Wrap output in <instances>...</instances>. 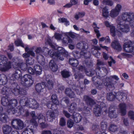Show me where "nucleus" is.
Segmentation results:
<instances>
[{
    "mask_svg": "<svg viewBox=\"0 0 134 134\" xmlns=\"http://www.w3.org/2000/svg\"><path fill=\"white\" fill-rule=\"evenodd\" d=\"M116 98V95L112 92H109L107 94V99L110 101H112L115 100Z\"/></svg>",
    "mask_w": 134,
    "mask_h": 134,
    "instance_id": "32",
    "label": "nucleus"
},
{
    "mask_svg": "<svg viewBox=\"0 0 134 134\" xmlns=\"http://www.w3.org/2000/svg\"><path fill=\"white\" fill-rule=\"evenodd\" d=\"M114 79L116 80L119 79L118 77L116 75L111 76L110 77H107L106 78L103 79V82L104 85L110 91L113 90L114 89V84L111 82Z\"/></svg>",
    "mask_w": 134,
    "mask_h": 134,
    "instance_id": "5",
    "label": "nucleus"
},
{
    "mask_svg": "<svg viewBox=\"0 0 134 134\" xmlns=\"http://www.w3.org/2000/svg\"><path fill=\"white\" fill-rule=\"evenodd\" d=\"M116 108L113 106H111L109 108L107 112L108 113L109 116L111 118H116L117 115L116 113Z\"/></svg>",
    "mask_w": 134,
    "mask_h": 134,
    "instance_id": "15",
    "label": "nucleus"
},
{
    "mask_svg": "<svg viewBox=\"0 0 134 134\" xmlns=\"http://www.w3.org/2000/svg\"><path fill=\"white\" fill-rule=\"evenodd\" d=\"M110 28L111 35L113 36H114L115 35V26L112 25Z\"/></svg>",
    "mask_w": 134,
    "mask_h": 134,
    "instance_id": "53",
    "label": "nucleus"
},
{
    "mask_svg": "<svg viewBox=\"0 0 134 134\" xmlns=\"http://www.w3.org/2000/svg\"><path fill=\"white\" fill-rule=\"evenodd\" d=\"M37 119H38V122L39 124L44 122L46 120L45 117L41 114H40L37 117Z\"/></svg>",
    "mask_w": 134,
    "mask_h": 134,
    "instance_id": "43",
    "label": "nucleus"
},
{
    "mask_svg": "<svg viewBox=\"0 0 134 134\" xmlns=\"http://www.w3.org/2000/svg\"><path fill=\"white\" fill-rule=\"evenodd\" d=\"M65 93L71 98H74L75 97V94L70 88H66L65 91Z\"/></svg>",
    "mask_w": 134,
    "mask_h": 134,
    "instance_id": "27",
    "label": "nucleus"
},
{
    "mask_svg": "<svg viewBox=\"0 0 134 134\" xmlns=\"http://www.w3.org/2000/svg\"><path fill=\"white\" fill-rule=\"evenodd\" d=\"M122 93L120 92H118L116 94V98L118 100H120L121 99H122Z\"/></svg>",
    "mask_w": 134,
    "mask_h": 134,
    "instance_id": "61",
    "label": "nucleus"
},
{
    "mask_svg": "<svg viewBox=\"0 0 134 134\" xmlns=\"http://www.w3.org/2000/svg\"><path fill=\"white\" fill-rule=\"evenodd\" d=\"M8 88L6 86L3 87L1 90V92L3 95H5L8 92Z\"/></svg>",
    "mask_w": 134,
    "mask_h": 134,
    "instance_id": "60",
    "label": "nucleus"
},
{
    "mask_svg": "<svg viewBox=\"0 0 134 134\" xmlns=\"http://www.w3.org/2000/svg\"><path fill=\"white\" fill-rule=\"evenodd\" d=\"M21 72L20 70L17 69L16 70L14 74H13L12 76L14 77L16 79H19L21 75Z\"/></svg>",
    "mask_w": 134,
    "mask_h": 134,
    "instance_id": "39",
    "label": "nucleus"
},
{
    "mask_svg": "<svg viewBox=\"0 0 134 134\" xmlns=\"http://www.w3.org/2000/svg\"><path fill=\"white\" fill-rule=\"evenodd\" d=\"M45 87V83L42 82L37 84L35 86V89L37 92H40L43 91Z\"/></svg>",
    "mask_w": 134,
    "mask_h": 134,
    "instance_id": "20",
    "label": "nucleus"
},
{
    "mask_svg": "<svg viewBox=\"0 0 134 134\" xmlns=\"http://www.w3.org/2000/svg\"><path fill=\"white\" fill-rule=\"evenodd\" d=\"M19 103L23 106H26L33 109H36L39 107V104L35 99L25 96L21 98Z\"/></svg>",
    "mask_w": 134,
    "mask_h": 134,
    "instance_id": "1",
    "label": "nucleus"
},
{
    "mask_svg": "<svg viewBox=\"0 0 134 134\" xmlns=\"http://www.w3.org/2000/svg\"><path fill=\"white\" fill-rule=\"evenodd\" d=\"M105 64V63L103 61L100 60L99 59L97 60V67L96 69H98V68L99 67H101L100 66H103Z\"/></svg>",
    "mask_w": 134,
    "mask_h": 134,
    "instance_id": "54",
    "label": "nucleus"
},
{
    "mask_svg": "<svg viewBox=\"0 0 134 134\" xmlns=\"http://www.w3.org/2000/svg\"><path fill=\"white\" fill-rule=\"evenodd\" d=\"M62 42L63 43H73V41L69 37L67 36H65L63 38Z\"/></svg>",
    "mask_w": 134,
    "mask_h": 134,
    "instance_id": "41",
    "label": "nucleus"
},
{
    "mask_svg": "<svg viewBox=\"0 0 134 134\" xmlns=\"http://www.w3.org/2000/svg\"><path fill=\"white\" fill-rule=\"evenodd\" d=\"M25 51L26 52L30 54L31 55L32 57H34L35 56V54L34 52L32 50L34 49L35 47L34 46L32 47L31 49L29 47L28 45H24Z\"/></svg>",
    "mask_w": 134,
    "mask_h": 134,
    "instance_id": "25",
    "label": "nucleus"
},
{
    "mask_svg": "<svg viewBox=\"0 0 134 134\" xmlns=\"http://www.w3.org/2000/svg\"><path fill=\"white\" fill-rule=\"evenodd\" d=\"M77 47L78 49H85L88 48V44L85 42H81L77 44Z\"/></svg>",
    "mask_w": 134,
    "mask_h": 134,
    "instance_id": "29",
    "label": "nucleus"
},
{
    "mask_svg": "<svg viewBox=\"0 0 134 134\" xmlns=\"http://www.w3.org/2000/svg\"><path fill=\"white\" fill-rule=\"evenodd\" d=\"M12 127L14 128L21 130L24 127L23 122L19 119H15L12 120L11 122Z\"/></svg>",
    "mask_w": 134,
    "mask_h": 134,
    "instance_id": "11",
    "label": "nucleus"
},
{
    "mask_svg": "<svg viewBox=\"0 0 134 134\" xmlns=\"http://www.w3.org/2000/svg\"><path fill=\"white\" fill-rule=\"evenodd\" d=\"M109 15L108 9L106 6L105 7L102 9V16L105 18H107Z\"/></svg>",
    "mask_w": 134,
    "mask_h": 134,
    "instance_id": "42",
    "label": "nucleus"
},
{
    "mask_svg": "<svg viewBox=\"0 0 134 134\" xmlns=\"http://www.w3.org/2000/svg\"><path fill=\"white\" fill-rule=\"evenodd\" d=\"M49 65L50 68L52 71L55 72L58 69V66L54 60H51L49 63Z\"/></svg>",
    "mask_w": 134,
    "mask_h": 134,
    "instance_id": "24",
    "label": "nucleus"
},
{
    "mask_svg": "<svg viewBox=\"0 0 134 134\" xmlns=\"http://www.w3.org/2000/svg\"><path fill=\"white\" fill-rule=\"evenodd\" d=\"M59 124L61 126H64L66 124V122L64 118H61L60 120Z\"/></svg>",
    "mask_w": 134,
    "mask_h": 134,
    "instance_id": "59",
    "label": "nucleus"
},
{
    "mask_svg": "<svg viewBox=\"0 0 134 134\" xmlns=\"http://www.w3.org/2000/svg\"><path fill=\"white\" fill-rule=\"evenodd\" d=\"M123 20L129 22L131 26L134 28V13L132 12H126L122 15Z\"/></svg>",
    "mask_w": 134,
    "mask_h": 134,
    "instance_id": "6",
    "label": "nucleus"
},
{
    "mask_svg": "<svg viewBox=\"0 0 134 134\" xmlns=\"http://www.w3.org/2000/svg\"><path fill=\"white\" fill-rule=\"evenodd\" d=\"M53 134H65V133L63 131L56 129L54 130Z\"/></svg>",
    "mask_w": 134,
    "mask_h": 134,
    "instance_id": "56",
    "label": "nucleus"
},
{
    "mask_svg": "<svg viewBox=\"0 0 134 134\" xmlns=\"http://www.w3.org/2000/svg\"><path fill=\"white\" fill-rule=\"evenodd\" d=\"M61 22L64 23L65 24L66 26H67L69 25V22L66 19L63 18L61 19Z\"/></svg>",
    "mask_w": 134,
    "mask_h": 134,
    "instance_id": "58",
    "label": "nucleus"
},
{
    "mask_svg": "<svg viewBox=\"0 0 134 134\" xmlns=\"http://www.w3.org/2000/svg\"><path fill=\"white\" fill-rule=\"evenodd\" d=\"M3 130L4 134H9L11 131L12 127L8 125H5L3 127Z\"/></svg>",
    "mask_w": 134,
    "mask_h": 134,
    "instance_id": "31",
    "label": "nucleus"
},
{
    "mask_svg": "<svg viewBox=\"0 0 134 134\" xmlns=\"http://www.w3.org/2000/svg\"><path fill=\"white\" fill-rule=\"evenodd\" d=\"M99 79V81H101V80L99 79V78H98L97 76H95L92 77V80L93 81H94L95 80H97V82L96 83L97 84H96V87L99 90H101L102 89L103 87V84L104 85V84H103V81H102V82H99L98 81H97V79Z\"/></svg>",
    "mask_w": 134,
    "mask_h": 134,
    "instance_id": "21",
    "label": "nucleus"
},
{
    "mask_svg": "<svg viewBox=\"0 0 134 134\" xmlns=\"http://www.w3.org/2000/svg\"><path fill=\"white\" fill-rule=\"evenodd\" d=\"M79 54L80 56V55H83L86 58H88L90 57L89 53H86L84 51H81Z\"/></svg>",
    "mask_w": 134,
    "mask_h": 134,
    "instance_id": "55",
    "label": "nucleus"
},
{
    "mask_svg": "<svg viewBox=\"0 0 134 134\" xmlns=\"http://www.w3.org/2000/svg\"><path fill=\"white\" fill-rule=\"evenodd\" d=\"M69 63L74 67L77 66L79 64L78 60L76 59L71 58L69 60Z\"/></svg>",
    "mask_w": 134,
    "mask_h": 134,
    "instance_id": "33",
    "label": "nucleus"
},
{
    "mask_svg": "<svg viewBox=\"0 0 134 134\" xmlns=\"http://www.w3.org/2000/svg\"><path fill=\"white\" fill-rule=\"evenodd\" d=\"M102 111L106 114L107 112L106 105L103 102L100 103L99 105H96V107L93 109L94 113L95 115L97 116L101 115Z\"/></svg>",
    "mask_w": 134,
    "mask_h": 134,
    "instance_id": "7",
    "label": "nucleus"
},
{
    "mask_svg": "<svg viewBox=\"0 0 134 134\" xmlns=\"http://www.w3.org/2000/svg\"><path fill=\"white\" fill-rule=\"evenodd\" d=\"M122 8L120 4H118L115 8L113 9L110 12V16L112 18H114L119 15Z\"/></svg>",
    "mask_w": 134,
    "mask_h": 134,
    "instance_id": "12",
    "label": "nucleus"
},
{
    "mask_svg": "<svg viewBox=\"0 0 134 134\" xmlns=\"http://www.w3.org/2000/svg\"><path fill=\"white\" fill-rule=\"evenodd\" d=\"M76 104L75 103H71L68 108V110L71 113H72L76 109Z\"/></svg>",
    "mask_w": 134,
    "mask_h": 134,
    "instance_id": "36",
    "label": "nucleus"
},
{
    "mask_svg": "<svg viewBox=\"0 0 134 134\" xmlns=\"http://www.w3.org/2000/svg\"><path fill=\"white\" fill-rule=\"evenodd\" d=\"M98 69L102 72V74H103L102 76H105L108 73V71L107 69L103 67H98Z\"/></svg>",
    "mask_w": 134,
    "mask_h": 134,
    "instance_id": "37",
    "label": "nucleus"
},
{
    "mask_svg": "<svg viewBox=\"0 0 134 134\" xmlns=\"http://www.w3.org/2000/svg\"><path fill=\"white\" fill-rule=\"evenodd\" d=\"M46 80L47 82V83L46 86L49 89H51L52 88L53 83L52 81L50 80L47 77H46Z\"/></svg>",
    "mask_w": 134,
    "mask_h": 134,
    "instance_id": "40",
    "label": "nucleus"
},
{
    "mask_svg": "<svg viewBox=\"0 0 134 134\" xmlns=\"http://www.w3.org/2000/svg\"><path fill=\"white\" fill-rule=\"evenodd\" d=\"M102 3L104 5L110 6H112L113 4V1L110 0H103Z\"/></svg>",
    "mask_w": 134,
    "mask_h": 134,
    "instance_id": "46",
    "label": "nucleus"
},
{
    "mask_svg": "<svg viewBox=\"0 0 134 134\" xmlns=\"http://www.w3.org/2000/svg\"><path fill=\"white\" fill-rule=\"evenodd\" d=\"M34 81V79L30 75L26 74L21 78V83L23 86L29 87L33 84Z\"/></svg>",
    "mask_w": 134,
    "mask_h": 134,
    "instance_id": "8",
    "label": "nucleus"
},
{
    "mask_svg": "<svg viewBox=\"0 0 134 134\" xmlns=\"http://www.w3.org/2000/svg\"><path fill=\"white\" fill-rule=\"evenodd\" d=\"M3 64V66H0V70L5 71L11 68V62L8 61L7 58L4 55H0V65Z\"/></svg>",
    "mask_w": 134,
    "mask_h": 134,
    "instance_id": "4",
    "label": "nucleus"
},
{
    "mask_svg": "<svg viewBox=\"0 0 134 134\" xmlns=\"http://www.w3.org/2000/svg\"><path fill=\"white\" fill-rule=\"evenodd\" d=\"M35 73L37 75H39L41 74L42 72L41 67L38 65H36L34 66Z\"/></svg>",
    "mask_w": 134,
    "mask_h": 134,
    "instance_id": "34",
    "label": "nucleus"
},
{
    "mask_svg": "<svg viewBox=\"0 0 134 134\" xmlns=\"http://www.w3.org/2000/svg\"><path fill=\"white\" fill-rule=\"evenodd\" d=\"M1 104L2 105L4 106H8L9 104V102L8 97L7 96L5 95V96H3L2 97L1 100Z\"/></svg>",
    "mask_w": 134,
    "mask_h": 134,
    "instance_id": "30",
    "label": "nucleus"
},
{
    "mask_svg": "<svg viewBox=\"0 0 134 134\" xmlns=\"http://www.w3.org/2000/svg\"><path fill=\"white\" fill-rule=\"evenodd\" d=\"M72 54L73 56L76 58H79L80 57V54L79 52L77 51H73L72 52Z\"/></svg>",
    "mask_w": 134,
    "mask_h": 134,
    "instance_id": "52",
    "label": "nucleus"
},
{
    "mask_svg": "<svg viewBox=\"0 0 134 134\" xmlns=\"http://www.w3.org/2000/svg\"><path fill=\"white\" fill-rule=\"evenodd\" d=\"M111 46L114 49L118 51H121L122 49V47L120 44L117 40H115L111 43Z\"/></svg>",
    "mask_w": 134,
    "mask_h": 134,
    "instance_id": "16",
    "label": "nucleus"
},
{
    "mask_svg": "<svg viewBox=\"0 0 134 134\" xmlns=\"http://www.w3.org/2000/svg\"><path fill=\"white\" fill-rule=\"evenodd\" d=\"M26 65H32L34 63V60L32 59H30L29 58H27L26 59Z\"/></svg>",
    "mask_w": 134,
    "mask_h": 134,
    "instance_id": "49",
    "label": "nucleus"
},
{
    "mask_svg": "<svg viewBox=\"0 0 134 134\" xmlns=\"http://www.w3.org/2000/svg\"><path fill=\"white\" fill-rule=\"evenodd\" d=\"M71 118L76 123L80 122L82 119L81 115L79 113L74 112L71 115Z\"/></svg>",
    "mask_w": 134,
    "mask_h": 134,
    "instance_id": "19",
    "label": "nucleus"
},
{
    "mask_svg": "<svg viewBox=\"0 0 134 134\" xmlns=\"http://www.w3.org/2000/svg\"><path fill=\"white\" fill-rule=\"evenodd\" d=\"M15 44L16 46H20L23 47H25L24 44L22 43L21 40L18 39L15 41Z\"/></svg>",
    "mask_w": 134,
    "mask_h": 134,
    "instance_id": "47",
    "label": "nucleus"
},
{
    "mask_svg": "<svg viewBox=\"0 0 134 134\" xmlns=\"http://www.w3.org/2000/svg\"><path fill=\"white\" fill-rule=\"evenodd\" d=\"M123 48L125 51L134 54V43L130 40L127 41L124 44Z\"/></svg>",
    "mask_w": 134,
    "mask_h": 134,
    "instance_id": "10",
    "label": "nucleus"
},
{
    "mask_svg": "<svg viewBox=\"0 0 134 134\" xmlns=\"http://www.w3.org/2000/svg\"><path fill=\"white\" fill-rule=\"evenodd\" d=\"M74 76L75 79H76L78 77L79 79L83 78V76L82 74L80 72H78L77 74L74 73Z\"/></svg>",
    "mask_w": 134,
    "mask_h": 134,
    "instance_id": "62",
    "label": "nucleus"
},
{
    "mask_svg": "<svg viewBox=\"0 0 134 134\" xmlns=\"http://www.w3.org/2000/svg\"><path fill=\"white\" fill-rule=\"evenodd\" d=\"M118 129V127L116 125L114 124H111L110 126L109 130L110 131L115 132Z\"/></svg>",
    "mask_w": 134,
    "mask_h": 134,
    "instance_id": "45",
    "label": "nucleus"
},
{
    "mask_svg": "<svg viewBox=\"0 0 134 134\" xmlns=\"http://www.w3.org/2000/svg\"><path fill=\"white\" fill-rule=\"evenodd\" d=\"M26 64L23 63H16L13 66V68L15 70L21 69L22 70H25L26 69Z\"/></svg>",
    "mask_w": 134,
    "mask_h": 134,
    "instance_id": "18",
    "label": "nucleus"
},
{
    "mask_svg": "<svg viewBox=\"0 0 134 134\" xmlns=\"http://www.w3.org/2000/svg\"><path fill=\"white\" fill-rule=\"evenodd\" d=\"M129 115L130 119L134 120V112L132 111H130L129 113Z\"/></svg>",
    "mask_w": 134,
    "mask_h": 134,
    "instance_id": "64",
    "label": "nucleus"
},
{
    "mask_svg": "<svg viewBox=\"0 0 134 134\" xmlns=\"http://www.w3.org/2000/svg\"><path fill=\"white\" fill-rule=\"evenodd\" d=\"M117 30L116 34L119 37H121L122 32L127 33L130 31V27L129 25L126 24H123L121 21H120V19L119 18L117 20Z\"/></svg>",
    "mask_w": 134,
    "mask_h": 134,
    "instance_id": "3",
    "label": "nucleus"
},
{
    "mask_svg": "<svg viewBox=\"0 0 134 134\" xmlns=\"http://www.w3.org/2000/svg\"><path fill=\"white\" fill-rule=\"evenodd\" d=\"M92 131L95 133H98L99 131V126L96 125H93L92 127Z\"/></svg>",
    "mask_w": 134,
    "mask_h": 134,
    "instance_id": "48",
    "label": "nucleus"
},
{
    "mask_svg": "<svg viewBox=\"0 0 134 134\" xmlns=\"http://www.w3.org/2000/svg\"><path fill=\"white\" fill-rule=\"evenodd\" d=\"M107 125L106 122H102L101 123V130H100L101 132H105L107 128Z\"/></svg>",
    "mask_w": 134,
    "mask_h": 134,
    "instance_id": "44",
    "label": "nucleus"
},
{
    "mask_svg": "<svg viewBox=\"0 0 134 134\" xmlns=\"http://www.w3.org/2000/svg\"><path fill=\"white\" fill-rule=\"evenodd\" d=\"M73 90H75L77 94L78 95H80L82 92L83 89V87L80 86V88L78 85H73L72 87Z\"/></svg>",
    "mask_w": 134,
    "mask_h": 134,
    "instance_id": "26",
    "label": "nucleus"
},
{
    "mask_svg": "<svg viewBox=\"0 0 134 134\" xmlns=\"http://www.w3.org/2000/svg\"><path fill=\"white\" fill-rule=\"evenodd\" d=\"M18 102L15 99H12L9 102V104L8 107L7 112L9 113L14 114L17 112L18 109L15 108L17 105Z\"/></svg>",
    "mask_w": 134,
    "mask_h": 134,
    "instance_id": "9",
    "label": "nucleus"
},
{
    "mask_svg": "<svg viewBox=\"0 0 134 134\" xmlns=\"http://www.w3.org/2000/svg\"><path fill=\"white\" fill-rule=\"evenodd\" d=\"M83 99L87 105L91 107H92L95 103L94 100L88 96H83Z\"/></svg>",
    "mask_w": 134,
    "mask_h": 134,
    "instance_id": "17",
    "label": "nucleus"
},
{
    "mask_svg": "<svg viewBox=\"0 0 134 134\" xmlns=\"http://www.w3.org/2000/svg\"><path fill=\"white\" fill-rule=\"evenodd\" d=\"M85 13L84 12H79L78 14H76L75 16V18L76 20H78L80 18L83 17L85 15Z\"/></svg>",
    "mask_w": 134,
    "mask_h": 134,
    "instance_id": "50",
    "label": "nucleus"
},
{
    "mask_svg": "<svg viewBox=\"0 0 134 134\" xmlns=\"http://www.w3.org/2000/svg\"><path fill=\"white\" fill-rule=\"evenodd\" d=\"M93 27L94 29V31L96 34L97 37L98 38L100 36V35L98 29L99 27H97V24L95 23H94L93 24Z\"/></svg>",
    "mask_w": 134,
    "mask_h": 134,
    "instance_id": "35",
    "label": "nucleus"
},
{
    "mask_svg": "<svg viewBox=\"0 0 134 134\" xmlns=\"http://www.w3.org/2000/svg\"><path fill=\"white\" fill-rule=\"evenodd\" d=\"M9 118L7 115L5 113L0 114V121L3 123H5L9 120Z\"/></svg>",
    "mask_w": 134,
    "mask_h": 134,
    "instance_id": "23",
    "label": "nucleus"
},
{
    "mask_svg": "<svg viewBox=\"0 0 134 134\" xmlns=\"http://www.w3.org/2000/svg\"><path fill=\"white\" fill-rule=\"evenodd\" d=\"M20 88L17 83L14 82L11 84L9 90L14 95L17 96L19 94Z\"/></svg>",
    "mask_w": 134,
    "mask_h": 134,
    "instance_id": "13",
    "label": "nucleus"
},
{
    "mask_svg": "<svg viewBox=\"0 0 134 134\" xmlns=\"http://www.w3.org/2000/svg\"><path fill=\"white\" fill-rule=\"evenodd\" d=\"M57 51L55 52H53L51 50L48 52V54L52 57L54 56L58 59L63 60L64 59V57H67L68 55V52L66 51L63 47H59L57 48Z\"/></svg>",
    "mask_w": 134,
    "mask_h": 134,
    "instance_id": "2",
    "label": "nucleus"
},
{
    "mask_svg": "<svg viewBox=\"0 0 134 134\" xmlns=\"http://www.w3.org/2000/svg\"><path fill=\"white\" fill-rule=\"evenodd\" d=\"M74 122L72 120L69 119L68 120L67 124L68 127L71 128L73 126Z\"/></svg>",
    "mask_w": 134,
    "mask_h": 134,
    "instance_id": "51",
    "label": "nucleus"
},
{
    "mask_svg": "<svg viewBox=\"0 0 134 134\" xmlns=\"http://www.w3.org/2000/svg\"><path fill=\"white\" fill-rule=\"evenodd\" d=\"M63 113L65 116L67 118H69L70 116H71V115L67 111H66L65 110H63Z\"/></svg>",
    "mask_w": 134,
    "mask_h": 134,
    "instance_id": "63",
    "label": "nucleus"
},
{
    "mask_svg": "<svg viewBox=\"0 0 134 134\" xmlns=\"http://www.w3.org/2000/svg\"><path fill=\"white\" fill-rule=\"evenodd\" d=\"M61 74L62 76L64 78L69 77L70 75V73L69 71L64 70L61 71Z\"/></svg>",
    "mask_w": 134,
    "mask_h": 134,
    "instance_id": "38",
    "label": "nucleus"
},
{
    "mask_svg": "<svg viewBox=\"0 0 134 134\" xmlns=\"http://www.w3.org/2000/svg\"><path fill=\"white\" fill-rule=\"evenodd\" d=\"M46 117L48 120V119H54L55 117V112L52 110H48L46 113Z\"/></svg>",
    "mask_w": 134,
    "mask_h": 134,
    "instance_id": "28",
    "label": "nucleus"
},
{
    "mask_svg": "<svg viewBox=\"0 0 134 134\" xmlns=\"http://www.w3.org/2000/svg\"><path fill=\"white\" fill-rule=\"evenodd\" d=\"M47 43L52 48L56 49L55 45L53 44L50 38H48L47 41Z\"/></svg>",
    "mask_w": 134,
    "mask_h": 134,
    "instance_id": "57",
    "label": "nucleus"
},
{
    "mask_svg": "<svg viewBox=\"0 0 134 134\" xmlns=\"http://www.w3.org/2000/svg\"><path fill=\"white\" fill-rule=\"evenodd\" d=\"M119 108L122 116L125 115L126 113V105L124 103H120L119 105Z\"/></svg>",
    "mask_w": 134,
    "mask_h": 134,
    "instance_id": "22",
    "label": "nucleus"
},
{
    "mask_svg": "<svg viewBox=\"0 0 134 134\" xmlns=\"http://www.w3.org/2000/svg\"><path fill=\"white\" fill-rule=\"evenodd\" d=\"M51 99L54 104H48L47 106L49 108L54 109V107H56V105L58 104V101L57 99V97L55 94H53L52 96Z\"/></svg>",
    "mask_w": 134,
    "mask_h": 134,
    "instance_id": "14",
    "label": "nucleus"
}]
</instances>
